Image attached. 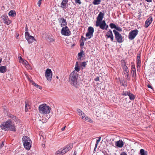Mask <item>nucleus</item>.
Returning a JSON list of instances; mask_svg holds the SVG:
<instances>
[{
  "instance_id": "1",
  "label": "nucleus",
  "mask_w": 155,
  "mask_h": 155,
  "mask_svg": "<svg viewBox=\"0 0 155 155\" xmlns=\"http://www.w3.org/2000/svg\"><path fill=\"white\" fill-rule=\"evenodd\" d=\"M0 127L2 130L5 131H15L14 124L11 120H9L3 122L0 125Z\"/></svg>"
},
{
  "instance_id": "2",
  "label": "nucleus",
  "mask_w": 155,
  "mask_h": 155,
  "mask_svg": "<svg viewBox=\"0 0 155 155\" xmlns=\"http://www.w3.org/2000/svg\"><path fill=\"white\" fill-rule=\"evenodd\" d=\"M79 76V75L75 71H74L70 74L69 79L71 83L75 87H78L79 86V83L78 82Z\"/></svg>"
},
{
  "instance_id": "3",
  "label": "nucleus",
  "mask_w": 155,
  "mask_h": 155,
  "mask_svg": "<svg viewBox=\"0 0 155 155\" xmlns=\"http://www.w3.org/2000/svg\"><path fill=\"white\" fill-rule=\"evenodd\" d=\"M40 113L43 114H47L50 113L51 108L46 104H42L39 106Z\"/></svg>"
},
{
  "instance_id": "4",
  "label": "nucleus",
  "mask_w": 155,
  "mask_h": 155,
  "mask_svg": "<svg viewBox=\"0 0 155 155\" xmlns=\"http://www.w3.org/2000/svg\"><path fill=\"white\" fill-rule=\"evenodd\" d=\"M22 141L24 147L27 150H29L31 147V141L30 138L26 136H24Z\"/></svg>"
},
{
  "instance_id": "5",
  "label": "nucleus",
  "mask_w": 155,
  "mask_h": 155,
  "mask_svg": "<svg viewBox=\"0 0 155 155\" xmlns=\"http://www.w3.org/2000/svg\"><path fill=\"white\" fill-rule=\"evenodd\" d=\"M94 32V29L91 27H89L88 28V31L86 34V38H84V41L86 39H90L93 36V34Z\"/></svg>"
},
{
  "instance_id": "6",
  "label": "nucleus",
  "mask_w": 155,
  "mask_h": 155,
  "mask_svg": "<svg viewBox=\"0 0 155 155\" xmlns=\"http://www.w3.org/2000/svg\"><path fill=\"white\" fill-rule=\"evenodd\" d=\"M113 32L115 35V38L117 42L121 43L123 41V38L121 35L115 30H113Z\"/></svg>"
},
{
  "instance_id": "7",
  "label": "nucleus",
  "mask_w": 155,
  "mask_h": 155,
  "mask_svg": "<svg viewBox=\"0 0 155 155\" xmlns=\"http://www.w3.org/2000/svg\"><path fill=\"white\" fill-rule=\"evenodd\" d=\"M96 26L97 27L99 26L100 28L102 30H107L108 28V25L106 24L104 20L96 23Z\"/></svg>"
},
{
  "instance_id": "8",
  "label": "nucleus",
  "mask_w": 155,
  "mask_h": 155,
  "mask_svg": "<svg viewBox=\"0 0 155 155\" xmlns=\"http://www.w3.org/2000/svg\"><path fill=\"white\" fill-rule=\"evenodd\" d=\"M138 31L137 29H135L130 31L128 35V38L130 40L134 39L137 35Z\"/></svg>"
},
{
  "instance_id": "9",
  "label": "nucleus",
  "mask_w": 155,
  "mask_h": 155,
  "mask_svg": "<svg viewBox=\"0 0 155 155\" xmlns=\"http://www.w3.org/2000/svg\"><path fill=\"white\" fill-rule=\"evenodd\" d=\"M61 34L63 35L68 36L71 34V31L67 26L63 27L61 31Z\"/></svg>"
},
{
  "instance_id": "10",
  "label": "nucleus",
  "mask_w": 155,
  "mask_h": 155,
  "mask_svg": "<svg viewBox=\"0 0 155 155\" xmlns=\"http://www.w3.org/2000/svg\"><path fill=\"white\" fill-rule=\"evenodd\" d=\"M52 72L51 69L48 68L46 69L45 75L47 79L49 81H51L52 77Z\"/></svg>"
},
{
  "instance_id": "11",
  "label": "nucleus",
  "mask_w": 155,
  "mask_h": 155,
  "mask_svg": "<svg viewBox=\"0 0 155 155\" xmlns=\"http://www.w3.org/2000/svg\"><path fill=\"white\" fill-rule=\"evenodd\" d=\"M25 37L29 44L31 43L34 39L33 36L30 35L28 32H26L25 33Z\"/></svg>"
},
{
  "instance_id": "12",
  "label": "nucleus",
  "mask_w": 155,
  "mask_h": 155,
  "mask_svg": "<svg viewBox=\"0 0 155 155\" xmlns=\"http://www.w3.org/2000/svg\"><path fill=\"white\" fill-rule=\"evenodd\" d=\"M105 37L107 38H110L111 41L114 42V37L112 31L110 29L107 32Z\"/></svg>"
},
{
  "instance_id": "13",
  "label": "nucleus",
  "mask_w": 155,
  "mask_h": 155,
  "mask_svg": "<svg viewBox=\"0 0 155 155\" xmlns=\"http://www.w3.org/2000/svg\"><path fill=\"white\" fill-rule=\"evenodd\" d=\"M104 13L101 12H100L97 18L96 23L101 22L103 18L104 17Z\"/></svg>"
},
{
  "instance_id": "14",
  "label": "nucleus",
  "mask_w": 155,
  "mask_h": 155,
  "mask_svg": "<svg viewBox=\"0 0 155 155\" xmlns=\"http://www.w3.org/2000/svg\"><path fill=\"white\" fill-rule=\"evenodd\" d=\"M2 18L3 20L4 23L8 25H9L11 23L10 21L8 19V16L5 15H3L2 16Z\"/></svg>"
},
{
  "instance_id": "15",
  "label": "nucleus",
  "mask_w": 155,
  "mask_h": 155,
  "mask_svg": "<svg viewBox=\"0 0 155 155\" xmlns=\"http://www.w3.org/2000/svg\"><path fill=\"white\" fill-rule=\"evenodd\" d=\"M58 20L61 27H64V26H65L67 25L66 20L63 18H59Z\"/></svg>"
},
{
  "instance_id": "16",
  "label": "nucleus",
  "mask_w": 155,
  "mask_h": 155,
  "mask_svg": "<svg viewBox=\"0 0 155 155\" xmlns=\"http://www.w3.org/2000/svg\"><path fill=\"white\" fill-rule=\"evenodd\" d=\"M73 147V144L72 143H70L67 145L65 147H64L63 150H64L65 153L68 152L69 150L71 149Z\"/></svg>"
},
{
  "instance_id": "17",
  "label": "nucleus",
  "mask_w": 155,
  "mask_h": 155,
  "mask_svg": "<svg viewBox=\"0 0 155 155\" xmlns=\"http://www.w3.org/2000/svg\"><path fill=\"white\" fill-rule=\"evenodd\" d=\"M152 21V18L150 17L146 20L145 24V27L146 28L148 27Z\"/></svg>"
},
{
  "instance_id": "18",
  "label": "nucleus",
  "mask_w": 155,
  "mask_h": 155,
  "mask_svg": "<svg viewBox=\"0 0 155 155\" xmlns=\"http://www.w3.org/2000/svg\"><path fill=\"white\" fill-rule=\"evenodd\" d=\"M81 117L82 119L90 123L92 122V120L90 118L87 117L84 113L83 114Z\"/></svg>"
},
{
  "instance_id": "19",
  "label": "nucleus",
  "mask_w": 155,
  "mask_h": 155,
  "mask_svg": "<svg viewBox=\"0 0 155 155\" xmlns=\"http://www.w3.org/2000/svg\"><path fill=\"white\" fill-rule=\"evenodd\" d=\"M115 144L117 147L121 148L123 147L124 143L121 140H120L115 143Z\"/></svg>"
},
{
  "instance_id": "20",
  "label": "nucleus",
  "mask_w": 155,
  "mask_h": 155,
  "mask_svg": "<svg viewBox=\"0 0 155 155\" xmlns=\"http://www.w3.org/2000/svg\"><path fill=\"white\" fill-rule=\"evenodd\" d=\"M131 73L133 77H135L136 76V70L134 64H133L131 66Z\"/></svg>"
},
{
  "instance_id": "21",
  "label": "nucleus",
  "mask_w": 155,
  "mask_h": 155,
  "mask_svg": "<svg viewBox=\"0 0 155 155\" xmlns=\"http://www.w3.org/2000/svg\"><path fill=\"white\" fill-rule=\"evenodd\" d=\"M65 153L64 150L63 149H60L55 153V155H62Z\"/></svg>"
},
{
  "instance_id": "22",
  "label": "nucleus",
  "mask_w": 155,
  "mask_h": 155,
  "mask_svg": "<svg viewBox=\"0 0 155 155\" xmlns=\"http://www.w3.org/2000/svg\"><path fill=\"white\" fill-rule=\"evenodd\" d=\"M9 16L12 17H14L16 15V13L15 10H11L8 13Z\"/></svg>"
},
{
  "instance_id": "23",
  "label": "nucleus",
  "mask_w": 155,
  "mask_h": 155,
  "mask_svg": "<svg viewBox=\"0 0 155 155\" xmlns=\"http://www.w3.org/2000/svg\"><path fill=\"white\" fill-rule=\"evenodd\" d=\"M122 68L124 74H127V73H129V71L128 67L127 66L126 64H124L123 65Z\"/></svg>"
},
{
  "instance_id": "24",
  "label": "nucleus",
  "mask_w": 155,
  "mask_h": 155,
  "mask_svg": "<svg viewBox=\"0 0 155 155\" xmlns=\"http://www.w3.org/2000/svg\"><path fill=\"white\" fill-rule=\"evenodd\" d=\"M68 0H63L61 4V7L64 8L67 5Z\"/></svg>"
},
{
  "instance_id": "25",
  "label": "nucleus",
  "mask_w": 155,
  "mask_h": 155,
  "mask_svg": "<svg viewBox=\"0 0 155 155\" xmlns=\"http://www.w3.org/2000/svg\"><path fill=\"white\" fill-rule=\"evenodd\" d=\"M74 69V71L76 72H78L80 70V67L78 61L76 63Z\"/></svg>"
},
{
  "instance_id": "26",
  "label": "nucleus",
  "mask_w": 155,
  "mask_h": 155,
  "mask_svg": "<svg viewBox=\"0 0 155 155\" xmlns=\"http://www.w3.org/2000/svg\"><path fill=\"white\" fill-rule=\"evenodd\" d=\"M6 67L5 66H2L0 67V72L4 73L6 71Z\"/></svg>"
},
{
  "instance_id": "27",
  "label": "nucleus",
  "mask_w": 155,
  "mask_h": 155,
  "mask_svg": "<svg viewBox=\"0 0 155 155\" xmlns=\"http://www.w3.org/2000/svg\"><path fill=\"white\" fill-rule=\"evenodd\" d=\"M47 40L50 45H51L52 44H54L55 42L54 39L53 38H48Z\"/></svg>"
},
{
  "instance_id": "28",
  "label": "nucleus",
  "mask_w": 155,
  "mask_h": 155,
  "mask_svg": "<svg viewBox=\"0 0 155 155\" xmlns=\"http://www.w3.org/2000/svg\"><path fill=\"white\" fill-rule=\"evenodd\" d=\"M84 53L83 51H81L78 54V59L79 60H81L82 58V55Z\"/></svg>"
},
{
  "instance_id": "29",
  "label": "nucleus",
  "mask_w": 155,
  "mask_h": 155,
  "mask_svg": "<svg viewBox=\"0 0 155 155\" xmlns=\"http://www.w3.org/2000/svg\"><path fill=\"white\" fill-rule=\"evenodd\" d=\"M25 110L26 112H27L28 111V109L30 108V105L29 104L25 102Z\"/></svg>"
},
{
  "instance_id": "30",
  "label": "nucleus",
  "mask_w": 155,
  "mask_h": 155,
  "mask_svg": "<svg viewBox=\"0 0 155 155\" xmlns=\"http://www.w3.org/2000/svg\"><path fill=\"white\" fill-rule=\"evenodd\" d=\"M140 155H147L146 151H145L143 149H141L140 150Z\"/></svg>"
},
{
  "instance_id": "31",
  "label": "nucleus",
  "mask_w": 155,
  "mask_h": 155,
  "mask_svg": "<svg viewBox=\"0 0 155 155\" xmlns=\"http://www.w3.org/2000/svg\"><path fill=\"white\" fill-rule=\"evenodd\" d=\"M30 81H31L32 83V85H34L35 86V87H36L37 88H39V89H41V87L39 85H38L36 83H35V82L32 81H31L30 80Z\"/></svg>"
},
{
  "instance_id": "32",
  "label": "nucleus",
  "mask_w": 155,
  "mask_h": 155,
  "mask_svg": "<svg viewBox=\"0 0 155 155\" xmlns=\"http://www.w3.org/2000/svg\"><path fill=\"white\" fill-rule=\"evenodd\" d=\"M98 139L97 140H96V144L95 145V147L94 148V150H95V149H96V148H97V145L99 143V142L101 140V137H98Z\"/></svg>"
},
{
  "instance_id": "33",
  "label": "nucleus",
  "mask_w": 155,
  "mask_h": 155,
  "mask_svg": "<svg viewBox=\"0 0 155 155\" xmlns=\"http://www.w3.org/2000/svg\"><path fill=\"white\" fill-rule=\"evenodd\" d=\"M101 0H94L93 3L94 5H98L100 4Z\"/></svg>"
},
{
  "instance_id": "34",
  "label": "nucleus",
  "mask_w": 155,
  "mask_h": 155,
  "mask_svg": "<svg viewBox=\"0 0 155 155\" xmlns=\"http://www.w3.org/2000/svg\"><path fill=\"white\" fill-rule=\"evenodd\" d=\"M129 97V99L130 100H134L135 98L134 95L130 93V94L128 95Z\"/></svg>"
},
{
  "instance_id": "35",
  "label": "nucleus",
  "mask_w": 155,
  "mask_h": 155,
  "mask_svg": "<svg viewBox=\"0 0 155 155\" xmlns=\"http://www.w3.org/2000/svg\"><path fill=\"white\" fill-rule=\"evenodd\" d=\"M130 92L129 91H123L122 93V95L124 96H128L130 94Z\"/></svg>"
},
{
  "instance_id": "36",
  "label": "nucleus",
  "mask_w": 155,
  "mask_h": 155,
  "mask_svg": "<svg viewBox=\"0 0 155 155\" xmlns=\"http://www.w3.org/2000/svg\"><path fill=\"white\" fill-rule=\"evenodd\" d=\"M77 111L78 112V114L80 116H81L83 113L82 111H81L80 109H78L77 110Z\"/></svg>"
},
{
  "instance_id": "37",
  "label": "nucleus",
  "mask_w": 155,
  "mask_h": 155,
  "mask_svg": "<svg viewBox=\"0 0 155 155\" xmlns=\"http://www.w3.org/2000/svg\"><path fill=\"white\" fill-rule=\"evenodd\" d=\"M8 117L9 118L12 119L13 120H16V117L13 115L9 114L8 115Z\"/></svg>"
},
{
  "instance_id": "38",
  "label": "nucleus",
  "mask_w": 155,
  "mask_h": 155,
  "mask_svg": "<svg viewBox=\"0 0 155 155\" xmlns=\"http://www.w3.org/2000/svg\"><path fill=\"white\" fill-rule=\"evenodd\" d=\"M110 28L112 29L114 28L116 29L117 27L115 24L112 23H110Z\"/></svg>"
},
{
  "instance_id": "39",
  "label": "nucleus",
  "mask_w": 155,
  "mask_h": 155,
  "mask_svg": "<svg viewBox=\"0 0 155 155\" xmlns=\"http://www.w3.org/2000/svg\"><path fill=\"white\" fill-rule=\"evenodd\" d=\"M87 65L86 62L85 61L82 62L81 64V67H83L84 68L85 67L86 65Z\"/></svg>"
},
{
  "instance_id": "40",
  "label": "nucleus",
  "mask_w": 155,
  "mask_h": 155,
  "mask_svg": "<svg viewBox=\"0 0 155 155\" xmlns=\"http://www.w3.org/2000/svg\"><path fill=\"white\" fill-rule=\"evenodd\" d=\"M137 66L141 65V60L137 59Z\"/></svg>"
},
{
  "instance_id": "41",
  "label": "nucleus",
  "mask_w": 155,
  "mask_h": 155,
  "mask_svg": "<svg viewBox=\"0 0 155 155\" xmlns=\"http://www.w3.org/2000/svg\"><path fill=\"white\" fill-rule=\"evenodd\" d=\"M115 29L119 31H122V28L119 27L117 26Z\"/></svg>"
},
{
  "instance_id": "42",
  "label": "nucleus",
  "mask_w": 155,
  "mask_h": 155,
  "mask_svg": "<svg viewBox=\"0 0 155 155\" xmlns=\"http://www.w3.org/2000/svg\"><path fill=\"white\" fill-rule=\"evenodd\" d=\"M5 142L3 141L2 142V143L0 145V149H1L2 147H3L4 145Z\"/></svg>"
},
{
  "instance_id": "43",
  "label": "nucleus",
  "mask_w": 155,
  "mask_h": 155,
  "mask_svg": "<svg viewBox=\"0 0 155 155\" xmlns=\"http://www.w3.org/2000/svg\"><path fill=\"white\" fill-rule=\"evenodd\" d=\"M41 1L42 0H38V6L39 7H40V5H41Z\"/></svg>"
},
{
  "instance_id": "44",
  "label": "nucleus",
  "mask_w": 155,
  "mask_h": 155,
  "mask_svg": "<svg viewBox=\"0 0 155 155\" xmlns=\"http://www.w3.org/2000/svg\"><path fill=\"white\" fill-rule=\"evenodd\" d=\"M76 3H78L79 4H81V2L80 1L81 0H75Z\"/></svg>"
},
{
  "instance_id": "45",
  "label": "nucleus",
  "mask_w": 155,
  "mask_h": 155,
  "mask_svg": "<svg viewBox=\"0 0 155 155\" xmlns=\"http://www.w3.org/2000/svg\"><path fill=\"white\" fill-rule=\"evenodd\" d=\"M140 66H137V69L138 71H140Z\"/></svg>"
},
{
  "instance_id": "46",
  "label": "nucleus",
  "mask_w": 155,
  "mask_h": 155,
  "mask_svg": "<svg viewBox=\"0 0 155 155\" xmlns=\"http://www.w3.org/2000/svg\"><path fill=\"white\" fill-rule=\"evenodd\" d=\"M84 45V42L83 41H82L80 43V46H83Z\"/></svg>"
},
{
  "instance_id": "47",
  "label": "nucleus",
  "mask_w": 155,
  "mask_h": 155,
  "mask_svg": "<svg viewBox=\"0 0 155 155\" xmlns=\"http://www.w3.org/2000/svg\"><path fill=\"white\" fill-rule=\"evenodd\" d=\"M99 78L98 77H97L94 79V80L95 81H99Z\"/></svg>"
},
{
  "instance_id": "48",
  "label": "nucleus",
  "mask_w": 155,
  "mask_h": 155,
  "mask_svg": "<svg viewBox=\"0 0 155 155\" xmlns=\"http://www.w3.org/2000/svg\"><path fill=\"white\" fill-rule=\"evenodd\" d=\"M137 59L141 60L140 55L139 54L137 55Z\"/></svg>"
},
{
  "instance_id": "49",
  "label": "nucleus",
  "mask_w": 155,
  "mask_h": 155,
  "mask_svg": "<svg viewBox=\"0 0 155 155\" xmlns=\"http://www.w3.org/2000/svg\"><path fill=\"white\" fill-rule=\"evenodd\" d=\"M120 155H127L126 153L124 152H123L121 153L120 154Z\"/></svg>"
},
{
  "instance_id": "50",
  "label": "nucleus",
  "mask_w": 155,
  "mask_h": 155,
  "mask_svg": "<svg viewBox=\"0 0 155 155\" xmlns=\"http://www.w3.org/2000/svg\"><path fill=\"white\" fill-rule=\"evenodd\" d=\"M124 74L127 76V78H128V77H129V74H128V73H127V74Z\"/></svg>"
},
{
  "instance_id": "51",
  "label": "nucleus",
  "mask_w": 155,
  "mask_h": 155,
  "mask_svg": "<svg viewBox=\"0 0 155 155\" xmlns=\"http://www.w3.org/2000/svg\"><path fill=\"white\" fill-rule=\"evenodd\" d=\"M148 87V88H152V86L150 85H148V86H147Z\"/></svg>"
},
{
  "instance_id": "52",
  "label": "nucleus",
  "mask_w": 155,
  "mask_h": 155,
  "mask_svg": "<svg viewBox=\"0 0 155 155\" xmlns=\"http://www.w3.org/2000/svg\"><path fill=\"white\" fill-rule=\"evenodd\" d=\"M146 1H147L148 2H152V0H145Z\"/></svg>"
},
{
  "instance_id": "53",
  "label": "nucleus",
  "mask_w": 155,
  "mask_h": 155,
  "mask_svg": "<svg viewBox=\"0 0 155 155\" xmlns=\"http://www.w3.org/2000/svg\"><path fill=\"white\" fill-rule=\"evenodd\" d=\"M65 127L66 126H64L63 128H62L61 129V130L63 131V130H64L65 129Z\"/></svg>"
},
{
  "instance_id": "54",
  "label": "nucleus",
  "mask_w": 155,
  "mask_h": 155,
  "mask_svg": "<svg viewBox=\"0 0 155 155\" xmlns=\"http://www.w3.org/2000/svg\"><path fill=\"white\" fill-rule=\"evenodd\" d=\"M16 38H17V39H19V36L18 35L17 36V37H16Z\"/></svg>"
},
{
  "instance_id": "55",
  "label": "nucleus",
  "mask_w": 155,
  "mask_h": 155,
  "mask_svg": "<svg viewBox=\"0 0 155 155\" xmlns=\"http://www.w3.org/2000/svg\"><path fill=\"white\" fill-rule=\"evenodd\" d=\"M76 154H77V153H76V151H75L74 152V153L73 155H76Z\"/></svg>"
},
{
  "instance_id": "56",
  "label": "nucleus",
  "mask_w": 155,
  "mask_h": 155,
  "mask_svg": "<svg viewBox=\"0 0 155 155\" xmlns=\"http://www.w3.org/2000/svg\"><path fill=\"white\" fill-rule=\"evenodd\" d=\"M25 29H26V32H27V31H28V28L27 27H26L25 28Z\"/></svg>"
},
{
  "instance_id": "57",
  "label": "nucleus",
  "mask_w": 155,
  "mask_h": 155,
  "mask_svg": "<svg viewBox=\"0 0 155 155\" xmlns=\"http://www.w3.org/2000/svg\"><path fill=\"white\" fill-rule=\"evenodd\" d=\"M123 85L124 86V87H126L127 86V85L125 84H123Z\"/></svg>"
},
{
  "instance_id": "58",
  "label": "nucleus",
  "mask_w": 155,
  "mask_h": 155,
  "mask_svg": "<svg viewBox=\"0 0 155 155\" xmlns=\"http://www.w3.org/2000/svg\"><path fill=\"white\" fill-rule=\"evenodd\" d=\"M127 79L128 80H130V78H128H128H127Z\"/></svg>"
},
{
  "instance_id": "59",
  "label": "nucleus",
  "mask_w": 155,
  "mask_h": 155,
  "mask_svg": "<svg viewBox=\"0 0 155 155\" xmlns=\"http://www.w3.org/2000/svg\"><path fill=\"white\" fill-rule=\"evenodd\" d=\"M20 60H22V58L21 57H20Z\"/></svg>"
},
{
  "instance_id": "60",
  "label": "nucleus",
  "mask_w": 155,
  "mask_h": 155,
  "mask_svg": "<svg viewBox=\"0 0 155 155\" xmlns=\"http://www.w3.org/2000/svg\"><path fill=\"white\" fill-rule=\"evenodd\" d=\"M81 38H84V37H83L82 36H81Z\"/></svg>"
},
{
  "instance_id": "61",
  "label": "nucleus",
  "mask_w": 155,
  "mask_h": 155,
  "mask_svg": "<svg viewBox=\"0 0 155 155\" xmlns=\"http://www.w3.org/2000/svg\"><path fill=\"white\" fill-rule=\"evenodd\" d=\"M57 78H58V77L57 76Z\"/></svg>"
}]
</instances>
